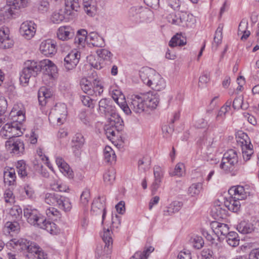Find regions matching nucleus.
Listing matches in <instances>:
<instances>
[{"label":"nucleus","mask_w":259,"mask_h":259,"mask_svg":"<svg viewBox=\"0 0 259 259\" xmlns=\"http://www.w3.org/2000/svg\"><path fill=\"white\" fill-rule=\"evenodd\" d=\"M58 38L62 40H67L73 36L72 29L69 27H61L57 31Z\"/></svg>","instance_id":"obj_28"},{"label":"nucleus","mask_w":259,"mask_h":259,"mask_svg":"<svg viewBox=\"0 0 259 259\" xmlns=\"http://www.w3.org/2000/svg\"><path fill=\"white\" fill-rule=\"evenodd\" d=\"M67 114L66 105L64 103H57L50 111V116L57 119L58 123H63Z\"/></svg>","instance_id":"obj_12"},{"label":"nucleus","mask_w":259,"mask_h":259,"mask_svg":"<svg viewBox=\"0 0 259 259\" xmlns=\"http://www.w3.org/2000/svg\"><path fill=\"white\" fill-rule=\"evenodd\" d=\"M186 44V38L181 33H177L169 42V46L171 48L178 46H183Z\"/></svg>","instance_id":"obj_31"},{"label":"nucleus","mask_w":259,"mask_h":259,"mask_svg":"<svg viewBox=\"0 0 259 259\" xmlns=\"http://www.w3.org/2000/svg\"><path fill=\"white\" fill-rule=\"evenodd\" d=\"M139 76L143 83L153 90L160 91L165 88L164 80L153 69L144 67L139 71Z\"/></svg>","instance_id":"obj_2"},{"label":"nucleus","mask_w":259,"mask_h":259,"mask_svg":"<svg viewBox=\"0 0 259 259\" xmlns=\"http://www.w3.org/2000/svg\"><path fill=\"white\" fill-rule=\"evenodd\" d=\"M28 252L30 253H40V247L34 242H31L29 245V248L27 249Z\"/></svg>","instance_id":"obj_59"},{"label":"nucleus","mask_w":259,"mask_h":259,"mask_svg":"<svg viewBox=\"0 0 259 259\" xmlns=\"http://www.w3.org/2000/svg\"><path fill=\"white\" fill-rule=\"evenodd\" d=\"M162 133L163 137L165 138H169L173 132L172 127L169 125H164L162 128Z\"/></svg>","instance_id":"obj_64"},{"label":"nucleus","mask_w":259,"mask_h":259,"mask_svg":"<svg viewBox=\"0 0 259 259\" xmlns=\"http://www.w3.org/2000/svg\"><path fill=\"white\" fill-rule=\"evenodd\" d=\"M80 58V54L78 51H72L64 58V67L68 70L73 69L78 63Z\"/></svg>","instance_id":"obj_13"},{"label":"nucleus","mask_w":259,"mask_h":259,"mask_svg":"<svg viewBox=\"0 0 259 259\" xmlns=\"http://www.w3.org/2000/svg\"><path fill=\"white\" fill-rule=\"evenodd\" d=\"M11 244H14L16 245L18 249H20L24 251H27V249L29 248V245L30 244V241L25 239H21L16 241L15 239L12 240Z\"/></svg>","instance_id":"obj_41"},{"label":"nucleus","mask_w":259,"mask_h":259,"mask_svg":"<svg viewBox=\"0 0 259 259\" xmlns=\"http://www.w3.org/2000/svg\"><path fill=\"white\" fill-rule=\"evenodd\" d=\"M44 201L47 204L57 207L65 212L70 211L72 208L70 199L57 192L46 193L44 196Z\"/></svg>","instance_id":"obj_3"},{"label":"nucleus","mask_w":259,"mask_h":259,"mask_svg":"<svg viewBox=\"0 0 259 259\" xmlns=\"http://www.w3.org/2000/svg\"><path fill=\"white\" fill-rule=\"evenodd\" d=\"M56 162L58 166L60 168L61 171L65 176H67L70 179L73 177V174L72 170L70 169L69 165L60 157H57Z\"/></svg>","instance_id":"obj_25"},{"label":"nucleus","mask_w":259,"mask_h":259,"mask_svg":"<svg viewBox=\"0 0 259 259\" xmlns=\"http://www.w3.org/2000/svg\"><path fill=\"white\" fill-rule=\"evenodd\" d=\"M20 125L15 120L5 124L0 131V135L6 139L11 140L13 138L19 137L22 135Z\"/></svg>","instance_id":"obj_6"},{"label":"nucleus","mask_w":259,"mask_h":259,"mask_svg":"<svg viewBox=\"0 0 259 259\" xmlns=\"http://www.w3.org/2000/svg\"><path fill=\"white\" fill-rule=\"evenodd\" d=\"M154 248L150 246L143 251H137L130 259H147L150 253L153 251Z\"/></svg>","instance_id":"obj_38"},{"label":"nucleus","mask_w":259,"mask_h":259,"mask_svg":"<svg viewBox=\"0 0 259 259\" xmlns=\"http://www.w3.org/2000/svg\"><path fill=\"white\" fill-rule=\"evenodd\" d=\"M212 232L218 237L226 236L229 232L228 225L218 222H212L211 224Z\"/></svg>","instance_id":"obj_18"},{"label":"nucleus","mask_w":259,"mask_h":259,"mask_svg":"<svg viewBox=\"0 0 259 259\" xmlns=\"http://www.w3.org/2000/svg\"><path fill=\"white\" fill-rule=\"evenodd\" d=\"M247 21L245 19L242 20L238 26V34H242V33L247 31Z\"/></svg>","instance_id":"obj_63"},{"label":"nucleus","mask_w":259,"mask_h":259,"mask_svg":"<svg viewBox=\"0 0 259 259\" xmlns=\"http://www.w3.org/2000/svg\"><path fill=\"white\" fill-rule=\"evenodd\" d=\"M25 66L20 76V81L22 84H27L30 78L35 77L41 70L52 78L56 77L57 73V66L49 59H45L39 62L27 61Z\"/></svg>","instance_id":"obj_1"},{"label":"nucleus","mask_w":259,"mask_h":259,"mask_svg":"<svg viewBox=\"0 0 259 259\" xmlns=\"http://www.w3.org/2000/svg\"><path fill=\"white\" fill-rule=\"evenodd\" d=\"M213 216L216 219L223 218L226 214V210L222 208L220 205L214 206L211 210Z\"/></svg>","instance_id":"obj_45"},{"label":"nucleus","mask_w":259,"mask_h":259,"mask_svg":"<svg viewBox=\"0 0 259 259\" xmlns=\"http://www.w3.org/2000/svg\"><path fill=\"white\" fill-rule=\"evenodd\" d=\"M98 111L100 114L107 116L110 113H111L115 107L112 105V101L109 99H102L98 104Z\"/></svg>","instance_id":"obj_17"},{"label":"nucleus","mask_w":259,"mask_h":259,"mask_svg":"<svg viewBox=\"0 0 259 259\" xmlns=\"http://www.w3.org/2000/svg\"><path fill=\"white\" fill-rule=\"evenodd\" d=\"M8 151L15 155H20L24 151V144L19 139H12L6 142Z\"/></svg>","instance_id":"obj_10"},{"label":"nucleus","mask_w":259,"mask_h":259,"mask_svg":"<svg viewBox=\"0 0 259 259\" xmlns=\"http://www.w3.org/2000/svg\"><path fill=\"white\" fill-rule=\"evenodd\" d=\"M80 100L82 104L88 107L93 108L94 107V104L93 100L88 96H81Z\"/></svg>","instance_id":"obj_55"},{"label":"nucleus","mask_w":259,"mask_h":259,"mask_svg":"<svg viewBox=\"0 0 259 259\" xmlns=\"http://www.w3.org/2000/svg\"><path fill=\"white\" fill-rule=\"evenodd\" d=\"M38 227L46 230L52 234L56 233V224L53 222L47 221L45 218L44 221L39 224Z\"/></svg>","instance_id":"obj_34"},{"label":"nucleus","mask_w":259,"mask_h":259,"mask_svg":"<svg viewBox=\"0 0 259 259\" xmlns=\"http://www.w3.org/2000/svg\"><path fill=\"white\" fill-rule=\"evenodd\" d=\"M97 209L100 210L102 212V223L105 219L106 211V208L104 205L101 202V197H99L98 200L94 201L92 205V209L95 211L97 210Z\"/></svg>","instance_id":"obj_40"},{"label":"nucleus","mask_w":259,"mask_h":259,"mask_svg":"<svg viewBox=\"0 0 259 259\" xmlns=\"http://www.w3.org/2000/svg\"><path fill=\"white\" fill-rule=\"evenodd\" d=\"M222 28L220 27H219L215 32L214 36L213 38L214 42L217 44V45H219L222 42Z\"/></svg>","instance_id":"obj_58"},{"label":"nucleus","mask_w":259,"mask_h":259,"mask_svg":"<svg viewBox=\"0 0 259 259\" xmlns=\"http://www.w3.org/2000/svg\"><path fill=\"white\" fill-rule=\"evenodd\" d=\"M17 170L18 174V175L22 178H24L26 177L28 175L27 171V165L26 164L25 162L22 160H19L17 161L16 164Z\"/></svg>","instance_id":"obj_35"},{"label":"nucleus","mask_w":259,"mask_h":259,"mask_svg":"<svg viewBox=\"0 0 259 259\" xmlns=\"http://www.w3.org/2000/svg\"><path fill=\"white\" fill-rule=\"evenodd\" d=\"M94 3L93 0H83L84 11L89 15L92 16L96 10Z\"/></svg>","instance_id":"obj_43"},{"label":"nucleus","mask_w":259,"mask_h":259,"mask_svg":"<svg viewBox=\"0 0 259 259\" xmlns=\"http://www.w3.org/2000/svg\"><path fill=\"white\" fill-rule=\"evenodd\" d=\"M36 24L32 21H25L22 23L20 28L21 35L27 39H30L35 35Z\"/></svg>","instance_id":"obj_14"},{"label":"nucleus","mask_w":259,"mask_h":259,"mask_svg":"<svg viewBox=\"0 0 259 259\" xmlns=\"http://www.w3.org/2000/svg\"><path fill=\"white\" fill-rule=\"evenodd\" d=\"M53 94L50 89L45 87H41L38 92V100L39 105L45 106L47 103L52 100Z\"/></svg>","instance_id":"obj_21"},{"label":"nucleus","mask_w":259,"mask_h":259,"mask_svg":"<svg viewBox=\"0 0 259 259\" xmlns=\"http://www.w3.org/2000/svg\"><path fill=\"white\" fill-rule=\"evenodd\" d=\"M16 10L12 8V6L9 5V3L7 2V5L1 10L0 21L3 23L8 21L15 14Z\"/></svg>","instance_id":"obj_24"},{"label":"nucleus","mask_w":259,"mask_h":259,"mask_svg":"<svg viewBox=\"0 0 259 259\" xmlns=\"http://www.w3.org/2000/svg\"><path fill=\"white\" fill-rule=\"evenodd\" d=\"M13 40L9 38V30L7 27L0 29V48L8 49L13 46Z\"/></svg>","instance_id":"obj_16"},{"label":"nucleus","mask_w":259,"mask_h":259,"mask_svg":"<svg viewBox=\"0 0 259 259\" xmlns=\"http://www.w3.org/2000/svg\"><path fill=\"white\" fill-rule=\"evenodd\" d=\"M80 85L82 90L86 94L89 95L94 94L93 90V85L92 83L86 78H82L80 82Z\"/></svg>","instance_id":"obj_37"},{"label":"nucleus","mask_w":259,"mask_h":259,"mask_svg":"<svg viewBox=\"0 0 259 259\" xmlns=\"http://www.w3.org/2000/svg\"><path fill=\"white\" fill-rule=\"evenodd\" d=\"M107 116H110L108 119L109 120L110 124L112 126H115L116 128L117 132L122 130L123 127L122 122L123 121L119 115L116 112L115 108L113 111L109 114Z\"/></svg>","instance_id":"obj_22"},{"label":"nucleus","mask_w":259,"mask_h":259,"mask_svg":"<svg viewBox=\"0 0 259 259\" xmlns=\"http://www.w3.org/2000/svg\"><path fill=\"white\" fill-rule=\"evenodd\" d=\"M24 192L27 195L28 198L30 199H34L35 198V192L30 185H27L24 187Z\"/></svg>","instance_id":"obj_53"},{"label":"nucleus","mask_w":259,"mask_h":259,"mask_svg":"<svg viewBox=\"0 0 259 259\" xmlns=\"http://www.w3.org/2000/svg\"><path fill=\"white\" fill-rule=\"evenodd\" d=\"M88 39L89 44L94 47L101 48L105 45L104 39L95 32H92L89 33Z\"/></svg>","instance_id":"obj_27"},{"label":"nucleus","mask_w":259,"mask_h":259,"mask_svg":"<svg viewBox=\"0 0 259 259\" xmlns=\"http://www.w3.org/2000/svg\"><path fill=\"white\" fill-rule=\"evenodd\" d=\"M22 209L18 205L13 206L10 210L9 213L12 217L17 219L22 214Z\"/></svg>","instance_id":"obj_54"},{"label":"nucleus","mask_w":259,"mask_h":259,"mask_svg":"<svg viewBox=\"0 0 259 259\" xmlns=\"http://www.w3.org/2000/svg\"><path fill=\"white\" fill-rule=\"evenodd\" d=\"M90 199V192L88 189H85L81 193L80 198V204L83 206L88 205Z\"/></svg>","instance_id":"obj_50"},{"label":"nucleus","mask_w":259,"mask_h":259,"mask_svg":"<svg viewBox=\"0 0 259 259\" xmlns=\"http://www.w3.org/2000/svg\"><path fill=\"white\" fill-rule=\"evenodd\" d=\"M192 243L194 248L196 249L201 248L204 244L202 238L200 236H195L192 239Z\"/></svg>","instance_id":"obj_56"},{"label":"nucleus","mask_w":259,"mask_h":259,"mask_svg":"<svg viewBox=\"0 0 259 259\" xmlns=\"http://www.w3.org/2000/svg\"><path fill=\"white\" fill-rule=\"evenodd\" d=\"M226 242L231 246L236 247L239 244L240 239L235 232H230L226 236Z\"/></svg>","instance_id":"obj_33"},{"label":"nucleus","mask_w":259,"mask_h":259,"mask_svg":"<svg viewBox=\"0 0 259 259\" xmlns=\"http://www.w3.org/2000/svg\"><path fill=\"white\" fill-rule=\"evenodd\" d=\"M189 17V15L186 13H172L167 16V19L169 23L185 27L188 26L187 21Z\"/></svg>","instance_id":"obj_11"},{"label":"nucleus","mask_w":259,"mask_h":259,"mask_svg":"<svg viewBox=\"0 0 259 259\" xmlns=\"http://www.w3.org/2000/svg\"><path fill=\"white\" fill-rule=\"evenodd\" d=\"M65 18V11L59 10L54 12L51 17V20L54 23H59Z\"/></svg>","instance_id":"obj_44"},{"label":"nucleus","mask_w":259,"mask_h":259,"mask_svg":"<svg viewBox=\"0 0 259 259\" xmlns=\"http://www.w3.org/2000/svg\"><path fill=\"white\" fill-rule=\"evenodd\" d=\"M225 206L230 210L237 212L240 208V203L239 200L234 197H230L224 201Z\"/></svg>","instance_id":"obj_32"},{"label":"nucleus","mask_w":259,"mask_h":259,"mask_svg":"<svg viewBox=\"0 0 259 259\" xmlns=\"http://www.w3.org/2000/svg\"><path fill=\"white\" fill-rule=\"evenodd\" d=\"M121 109L128 115L131 113L132 110L136 113H141L146 110L142 94L133 95L128 102V105L125 102L121 103Z\"/></svg>","instance_id":"obj_4"},{"label":"nucleus","mask_w":259,"mask_h":259,"mask_svg":"<svg viewBox=\"0 0 259 259\" xmlns=\"http://www.w3.org/2000/svg\"><path fill=\"white\" fill-rule=\"evenodd\" d=\"M256 223L257 222H255V224L254 225L251 223H247L245 221H242L237 225V229L238 231L241 233H250L252 231H254L257 229L254 226Z\"/></svg>","instance_id":"obj_30"},{"label":"nucleus","mask_w":259,"mask_h":259,"mask_svg":"<svg viewBox=\"0 0 259 259\" xmlns=\"http://www.w3.org/2000/svg\"><path fill=\"white\" fill-rule=\"evenodd\" d=\"M39 49L41 53L46 56H51L57 52L56 44L51 39L41 42Z\"/></svg>","instance_id":"obj_15"},{"label":"nucleus","mask_w":259,"mask_h":259,"mask_svg":"<svg viewBox=\"0 0 259 259\" xmlns=\"http://www.w3.org/2000/svg\"><path fill=\"white\" fill-rule=\"evenodd\" d=\"M104 159L106 162L112 163L116 160V155L113 149L108 146H106L104 150Z\"/></svg>","instance_id":"obj_36"},{"label":"nucleus","mask_w":259,"mask_h":259,"mask_svg":"<svg viewBox=\"0 0 259 259\" xmlns=\"http://www.w3.org/2000/svg\"><path fill=\"white\" fill-rule=\"evenodd\" d=\"M184 168V165L182 163H178L175 166V169L169 172L170 176L173 177L177 176L179 177H182L183 175V169Z\"/></svg>","instance_id":"obj_51"},{"label":"nucleus","mask_w":259,"mask_h":259,"mask_svg":"<svg viewBox=\"0 0 259 259\" xmlns=\"http://www.w3.org/2000/svg\"><path fill=\"white\" fill-rule=\"evenodd\" d=\"M7 2L16 10L25 7L27 4V0H8Z\"/></svg>","instance_id":"obj_47"},{"label":"nucleus","mask_w":259,"mask_h":259,"mask_svg":"<svg viewBox=\"0 0 259 259\" xmlns=\"http://www.w3.org/2000/svg\"><path fill=\"white\" fill-rule=\"evenodd\" d=\"M144 101L146 109H154L157 106L159 103V99L155 95L150 93L142 94Z\"/></svg>","instance_id":"obj_19"},{"label":"nucleus","mask_w":259,"mask_h":259,"mask_svg":"<svg viewBox=\"0 0 259 259\" xmlns=\"http://www.w3.org/2000/svg\"><path fill=\"white\" fill-rule=\"evenodd\" d=\"M202 189V184L201 183L192 184L188 188V194L191 197L198 196Z\"/></svg>","instance_id":"obj_39"},{"label":"nucleus","mask_w":259,"mask_h":259,"mask_svg":"<svg viewBox=\"0 0 259 259\" xmlns=\"http://www.w3.org/2000/svg\"><path fill=\"white\" fill-rule=\"evenodd\" d=\"M23 212L27 222L32 225L38 227L39 224L44 221V217L36 209L28 207L24 209Z\"/></svg>","instance_id":"obj_8"},{"label":"nucleus","mask_w":259,"mask_h":259,"mask_svg":"<svg viewBox=\"0 0 259 259\" xmlns=\"http://www.w3.org/2000/svg\"><path fill=\"white\" fill-rule=\"evenodd\" d=\"M243 97L239 96L236 97L233 101V107L235 109H238L240 108H242Z\"/></svg>","instance_id":"obj_62"},{"label":"nucleus","mask_w":259,"mask_h":259,"mask_svg":"<svg viewBox=\"0 0 259 259\" xmlns=\"http://www.w3.org/2000/svg\"><path fill=\"white\" fill-rule=\"evenodd\" d=\"M183 206V203L180 201H174L170 203L167 206L164 208L163 214L167 217L172 215L175 213L179 212Z\"/></svg>","instance_id":"obj_23"},{"label":"nucleus","mask_w":259,"mask_h":259,"mask_svg":"<svg viewBox=\"0 0 259 259\" xmlns=\"http://www.w3.org/2000/svg\"><path fill=\"white\" fill-rule=\"evenodd\" d=\"M111 233L109 229H104L103 233L101 234L102 240L105 244L104 248L102 245H98L96 249V254L98 257L109 255L112 248V239Z\"/></svg>","instance_id":"obj_7"},{"label":"nucleus","mask_w":259,"mask_h":259,"mask_svg":"<svg viewBox=\"0 0 259 259\" xmlns=\"http://www.w3.org/2000/svg\"><path fill=\"white\" fill-rule=\"evenodd\" d=\"M238 161L237 151L230 149L225 152L222 159L220 167L226 172L232 171Z\"/></svg>","instance_id":"obj_5"},{"label":"nucleus","mask_w":259,"mask_h":259,"mask_svg":"<svg viewBox=\"0 0 259 259\" xmlns=\"http://www.w3.org/2000/svg\"><path fill=\"white\" fill-rule=\"evenodd\" d=\"M66 10L67 11L71 9L77 11L78 9L79 8V4L78 0H65V2Z\"/></svg>","instance_id":"obj_48"},{"label":"nucleus","mask_w":259,"mask_h":259,"mask_svg":"<svg viewBox=\"0 0 259 259\" xmlns=\"http://www.w3.org/2000/svg\"><path fill=\"white\" fill-rule=\"evenodd\" d=\"M153 172L154 180L151 187L152 192H155L160 186L163 177L164 170L160 166L156 165L153 167Z\"/></svg>","instance_id":"obj_20"},{"label":"nucleus","mask_w":259,"mask_h":259,"mask_svg":"<svg viewBox=\"0 0 259 259\" xmlns=\"http://www.w3.org/2000/svg\"><path fill=\"white\" fill-rule=\"evenodd\" d=\"M112 97L116 103L121 108V103L125 102L124 100V96L122 92L118 90H114L112 92Z\"/></svg>","instance_id":"obj_46"},{"label":"nucleus","mask_w":259,"mask_h":259,"mask_svg":"<svg viewBox=\"0 0 259 259\" xmlns=\"http://www.w3.org/2000/svg\"><path fill=\"white\" fill-rule=\"evenodd\" d=\"M201 259H214L213 253L208 248H204L201 251Z\"/></svg>","instance_id":"obj_57"},{"label":"nucleus","mask_w":259,"mask_h":259,"mask_svg":"<svg viewBox=\"0 0 259 259\" xmlns=\"http://www.w3.org/2000/svg\"><path fill=\"white\" fill-rule=\"evenodd\" d=\"M97 53L101 59L109 62L112 56L111 52L106 49L99 50L97 51Z\"/></svg>","instance_id":"obj_49"},{"label":"nucleus","mask_w":259,"mask_h":259,"mask_svg":"<svg viewBox=\"0 0 259 259\" xmlns=\"http://www.w3.org/2000/svg\"><path fill=\"white\" fill-rule=\"evenodd\" d=\"M16 175L13 168H5L4 171V181L6 185H14L16 183Z\"/></svg>","instance_id":"obj_26"},{"label":"nucleus","mask_w":259,"mask_h":259,"mask_svg":"<svg viewBox=\"0 0 259 259\" xmlns=\"http://www.w3.org/2000/svg\"><path fill=\"white\" fill-rule=\"evenodd\" d=\"M49 8V3L46 1H41L38 5V10L41 13L47 12Z\"/></svg>","instance_id":"obj_61"},{"label":"nucleus","mask_w":259,"mask_h":259,"mask_svg":"<svg viewBox=\"0 0 259 259\" xmlns=\"http://www.w3.org/2000/svg\"><path fill=\"white\" fill-rule=\"evenodd\" d=\"M72 148L73 153L75 155L78 154L79 149H80L84 143V139L83 136L80 134H76L73 137L72 140Z\"/></svg>","instance_id":"obj_29"},{"label":"nucleus","mask_w":259,"mask_h":259,"mask_svg":"<svg viewBox=\"0 0 259 259\" xmlns=\"http://www.w3.org/2000/svg\"><path fill=\"white\" fill-rule=\"evenodd\" d=\"M7 101L5 98L3 96L0 97V116L5 113L7 108Z\"/></svg>","instance_id":"obj_60"},{"label":"nucleus","mask_w":259,"mask_h":259,"mask_svg":"<svg viewBox=\"0 0 259 259\" xmlns=\"http://www.w3.org/2000/svg\"><path fill=\"white\" fill-rule=\"evenodd\" d=\"M104 181L106 185H111L115 179V171L111 168L105 172L103 176Z\"/></svg>","instance_id":"obj_42"},{"label":"nucleus","mask_w":259,"mask_h":259,"mask_svg":"<svg viewBox=\"0 0 259 259\" xmlns=\"http://www.w3.org/2000/svg\"><path fill=\"white\" fill-rule=\"evenodd\" d=\"M4 198L7 203L12 204L15 202V196L13 192L9 189L5 191L4 194Z\"/></svg>","instance_id":"obj_52"},{"label":"nucleus","mask_w":259,"mask_h":259,"mask_svg":"<svg viewBox=\"0 0 259 259\" xmlns=\"http://www.w3.org/2000/svg\"><path fill=\"white\" fill-rule=\"evenodd\" d=\"M228 193L237 199L244 200L248 196L253 195V192L248 185L242 186L240 185L232 187L229 190Z\"/></svg>","instance_id":"obj_9"}]
</instances>
